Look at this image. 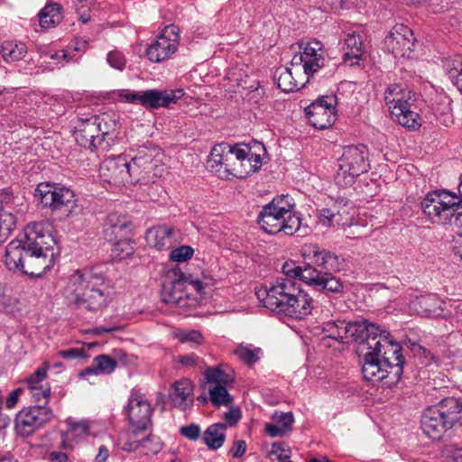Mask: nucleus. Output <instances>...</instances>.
Here are the masks:
<instances>
[{"label": "nucleus", "instance_id": "obj_31", "mask_svg": "<svg viewBox=\"0 0 462 462\" xmlns=\"http://www.w3.org/2000/svg\"><path fill=\"white\" fill-rule=\"evenodd\" d=\"M242 150H245V154L241 156L242 162L240 167L236 171L237 179L246 178L248 175L258 171L262 166V158L260 154L252 152V149L247 145H242Z\"/></svg>", "mask_w": 462, "mask_h": 462}, {"label": "nucleus", "instance_id": "obj_15", "mask_svg": "<svg viewBox=\"0 0 462 462\" xmlns=\"http://www.w3.org/2000/svg\"><path fill=\"white\" fill-rule=\"evenodd\" d=\"M383 46L396 59L411 58L415 46L413 32L404 24H396L386 35Z\"/></svg>", "mask_w": 462, "mask_h": 462}, {"label": "nucleus", "instance_id": "obj_26", "mask_svg": "<svg viewBox=\"0 0 462 462\" xmlns=\"http://www.w3.org/2000/svg\"><path fill=\"white\" fill-rule=\"evenodd\" d=\"M278 87L284 92H293L302 88L309 79L303 72L295 73L293 67L276 70Z\"/></svg>", "mask_w": 462, "mask_h": 462}, {"label": "nucleus", "instance_id": "obj_7", "mask_svg": "<svg viewBox=\"0 0 462 462\" xmlns=\"http://www.w3.org/2000/svg\"><path fill=\"white\" fill-rule=\"evenodd\" d=\"M420 205L424 215L431 223L445 226L452 223L460 199L456 193L440 189L429 192Z\"/></svg>", "mask_w": 462, "mask_h": 462}, {"label": "nucleus", "instance_id": "obj_11", "mask_svg": "<svg viewBox=\"0 0 462 462\" xmlns=\"http://www.w3.org/2000/svg\"><path fill=\"white\" fill-rule=\"evenodd\" d=\"M300 290L298 280L277 278L269 288H259L255 294L264 308L276 311Z\"/></svg>", "mask_w": 462, "mask_h": 462}, {"label": "nucleus", "instance_id": "obj_45", "mask_svg": "<svg viewBox=\"0 0 462 462\" xmlns=\"http://www.w3.org/2000/svg\"><path fill=\"white\" fill-rule=\"evenodd\" d=\"M163 171V166L158 160H155L154 157H152V163L147 165L146 170L139 176L142 179L139 182L146 184L150 181H155L154 179L162 176Z\"/></svg>", "mask_w": 462, "mask_h": 462}, {"label": "nucleus", "instance_id": "obj_63", "mask_svg": "<svg viewBox=\"0 0 462 462\" xmlns=\"http://www.w3.org/2000/svg\"><path fill=\"white\" fill-rule=\"evenodd\" d=\"M177 362L185 366L193 367L198 364V357L194 354L180 356L177 357Z\"/></svg>", "mask_w": 462, "mask_h": 462}, {"label": "nucleus", "instance_id": "obj_54", "mask_svg": "<svg viewBox=\"0 0 462 462\" xmlns=\"http://www.w3.org/2000/svg\"><path fill=\"white\" fill-rule=\"evenodd\" d=\"M118 97L127 103L141 105L142 91H129L122 89L118 92Z\"/></svg>", "mask_w": 462, "mask_h": 462}, {"label": "nucleus", "instance_id": "obj_49", "mask_svg": "<svg viewBox=\"0 0 462 462\" xmlns=\"http://www.w3.org/2000/svg\"><path fill=\"white\" fill-rule=\"evenodd\" d=\"M244 154H245V150H242V145H240V144L235 145L234 158L231 161L232 162H230L229 168L227 169V174H228L227 180H232L234 178H236V171L237 169H239L240 162H242L241 156H243Z\"/></svg>", "mask_w": 462, "mask_h": 462}, {"label": "nucleus", "instance_id": "obj_58", "mask_svg": "<svg viewBox=\"0 0 462 462\" xmlns=\"http://www.w3.org/2000/svg\"><path fill=\"white\" fill-rule=\"evenodd\" d=\"M145 190L147 192V197L152 201H158L164 193L162 187L155 183V181H152V185L148 186Z\"/></svg>", "mask_w": 462, "mask_h": 462}, {"label": "nucleus", "instance_id": "obj_18", "mask_svg": "<svg viewBox=\"0 0 462 462\" xmlns=\"http://www.w3.org/2000/svg\"><path fill=\"white\" fill-rule=\"evenodd\" d=\"M128 165L129 162L125 157L107 158L100 164V175L114 185L132 183L134 180Z\"/></svg>", "mask_w": 462, "mask_h": 462}, {"label": "nucleus", "instance_id": "obj_47", "mask_svg": "<svg viewBox=\"0 0 462 462\" xmlns=\"http://www.w3.org/2000/svg\"><path fill=\"white\" fill-rule=\"evenodd\" d=\"M94 0H73L76 12L79 15V20L86 23L90 20V8Z\"/></svg>", "mask_w": 462, "mask_h": 462}, {"label": "nucleus", "instance_id": "obj_10", "mask_svg": "<svg viewBox=\"0 0 462 462\" xmlns=\"http://www.w3.org/2000/svg\"><path fill=\"white\" fill-rule=\"evenodd\" d=\"M102 122L103 119L98 118L82 120L74 131L76 142L91 151H107L114 142L115 134L110 133L107 127H103Z\"/></svg>", "mask_w": 462, "mask_h": 462}, {"label": "nucleus", "instance_id": "obj_55", "mask_svg": "<svg viewBox=\"0 0 462 462\" xmlns=\"http://www.w3.org/2000/svg\"><path fill=\"white\" fill-rule=\"evenodd\" d=\"M448 76L452 83L462 93V63L458 67L449 69Z\"/></svg>", "mask_w": 462, "mask_h": 462}, {"label": "nucleus", "instance_id": "obj_33", "mask_svg": "<svg viewBox=\"0 0 462 462\" xmlns=\"http://www.w3.org/2000/svg\"><path fill=\"white\" fill-rule=\"evenodd\" d=\"M116 367V362L106 355H99L93 359L92 365L79 373V377L110 374Z\"/></svg>", "mask_w": 462, "mask_h": 462}, {"label": "nucleus", "instance_id": "obj_46", "mask_svg": "<svg viewBox=\"0 0 462 462\" xmlns=\"http://www.w3.org/2000/svg\"><path fill=\"white\" fill-rule=\"evenodd\" d=\"M194 254V249L189 245L179 246L170 253V260L176 263H182L189 260Z\"/></svg>", "mask_w": 462, "mask_h": 462}, {"label": "nucleus", "instance_id": "obj_41", "mask_svg": "<svg viewBox=\"0 0 462 462\" xmlns=\"http://www.w3.org/2000/svg\"><path fill=\"white\" fill-rule=\"evenodd\" d=\"M226 386L217 384L209 387V399L213 405L219 407L228 406L232 403L233 398L228 393Z\"/></svg>", "mask_w": 462, "mask_h": 462}, {"label": "nucleus", "instance_id": "obj_14", "mask_svg": "<svg viewBox=\"0 0 462 462\" xmlns=\"http://www.w3.org/2000/svg\"><path fill=\"white\" fill-rule=\"evenodd\" d=\"M180 44V31L174 25H167L156 40L147 48L146 56L152 62H162L174 54Z\"/></svg>", "mask_w": 462, "mask_h": 462}, {"label": "nucleus", "instance_id": "obj_2", "mask_svg": "<svg viewBox=\"0 0 462 462\" xmlns=\"http://www.w3.org/2000/svg\"><path fill=\"white\" fill-rule=\"evenodd\" d=\"M362 373L366 381L383 382L387 387L396 384L402 377L404 357L402 348L386 330L368 338L363 345Z\"/></svg>", "mask_w": 462, "mask_h": 462}, {"label": "nucleus", "instance_id": "obj_52", "mask_svg": "<svg viewBox=\"0 0 462 462\" xmlns=\"http://www.w3.org/2000/svg\"><path fill=\"white\" fill-rule=\"evenodd\" d=\"M113 254L122 260L133 254V246L129 241H119L114 245Z\"/></svg>", "mask_w": 462, "mask_h": 462}, {"label": "nucleus", "instance_id": "obj_38", "mask_svg": "<svg viewBox=\"0 0 462 462\" xmlns=\"http://www.w3.org/2000/svg\"><path fill=\"white\" fill-rule=\"evenodd\" d=\"M234 353L240 360L251 365L260 360L263 350L252 344L241 343L236 346Z\"/></svg>", "mask_w": 462, "mask_h": 462}, {"label": "nucleus", "instance_id": "obj_57", "mask_svg": "<svg viewBox=\"0 0 462 462\" xmlns=\"http://www.w3.org/2000/svg\"><path fill=\"white\" fill-rule=\"evenodd\" d=\"M180 431L184 437L190 440L198 439L201 432L200 428L196 424L181 427Z\"/></svg>", "mask_w": 462, "mask_h": 462}, {"label": "nucleus", "instance_id": "obj_61", "mask_svg": "<svg viewBox=\"0 0 462 462\" xmlns=\"http://www.w3.org/2000/svg\"><path fill=\"white\" fill-rule=\"evenodd\" d=\"M336 214H334L328 208H323L319 212V223L324 226H330L333 225Z\"/></svg>", "mask_w": 462, "mask_h": 462}, {"label": "nucleus", "instance_id": "obj_25", "mask_svg": "<svg viewBox=\"0 0 462 462\" xmlns=\"http://www.w3.org/2000/svg\"><path fill=\"white\" fill-rule=\"evenodd\" d=\"M408 305L411 310L422 316H439L443 310V301L436 294L416 296Z\"/></svg>", "mask_w": 462, "mask_h": 462}, {"label": "nucleus", "instance_id": "obj_22", "mask_svg": "<svg viewBox=\"0 0 462 462\" xmlns=\"http://www.w3.org/2000/svg\"><path fill=\"white\" fill-rule=\"evenodd\" d=\"M183 95L181 89L158 90L149 89L142 91L141 105L148 109L167 107L171 103H176Z\"/></svg>", "mask_w": 462, "mask_h": 462}, {"label": "nucleus", "instance_id": "obj_17", "mask_svg": "<svg viewBox=\"0 0 462 462\" xmlns=\"http://www.w3.org/2000/svg\"><path fill=\"white\" fill-rule=\"evenodd\" d=\"M125 414L132 427L148 430L151 425L152 408L146 397L133 391L125 407Z\"/></svg>", "mask_w": 462, "mask_h": 462}, {"label": "nucleus", "instance_id": "obj_30", "mask_svg": "<svg viewBox=\"0 0 462 462\" xmlns=\"http://www.w3.org/2000/svg\"><path fill=\"white\" fill-rule=\"evenodd\" d=\"M193 384L188 379L176 382L173 385L170 396L174 405L185 409L192 403Z\"/></svg>", "mask_w": 462, "mask_h": 462}, {"label": "nucleus", "instance_id": "obj_64", "mask_svg": "<svg viewBox=\"0 0 462 462\" xmlns=\"http://www.w3.org/2000/svg\"><path fill=\"white\" fill-rule=\"evenodd\" d=\"M265 430L271 437L283 436L287 432L285 428L277 426L275 424H267L265 426Z\"/></svg>", "mask_w": 462, "mask_h": 462}, {"label": "nucleus", "instance_id": "obj_23", "mask_svg": "<svg viewBox=\"0 0 462 462\" xmlns=\"http://www.w3.org/2000/svg\"><path fill=\"white\" fill-rule=\"evenodd\" d=\"M145 239L151 247L168 250L175 244V229L166 226H152L147 230Z\"/></svg>", "mask_w": 462, "mask_h": 462}, {"label": "nucleus", "instance_id": "obj_43", "mask_svg": "<svg viewBox=\"0 0 462 462\" xmlns=\"http://www.w3.org/2000/svg\"><path fill=\"white\" fill-rule=\"evenodd\" d=\"M343 288V282L339 278L333 276L331 273H324L317 289L329 292H340Z\"/></svg>", "mask_w": 462, "mask_h": 462}, {"label": "nucleus", "instance_id": "obj_35", "mask_svg": "<svg viewBox=\"0 0 462 462\" xmlns=\"http://www.w3.org/2000/svg\"><path fill=\"white\" fill-rule=\"evenodd\" d=\"M226 429L225 424L215 423L206 430L203 438L210 449L216 450L223 446L226 439Z\"/></svg>", "mask_w": 462, "mask_h": 462}, {"label": "nucleus", "instance_id": "obj_28", "mask_svg": "<svg viewBox=\"0 0 462 462\" xmlns=\"http://www.w3.org/2000/svg\"><path fill=\"white\" fill-rule=\"evenodd\" d=\"M442 415L447 423L452 428L461 418L462 401L457 398L448 397L441 400L434 406Z\"/></svg>", "mask_w": 462, "mask_h": 462}, {"label": "nucleus", "instance_id": "obj_5", "mask_svg": "<svg viewBox=\"0 0 462 462\" xmlns=\"http://www.w3.org/2000/svg\"><path fill=\"white\" fill-rule=\"evenodd\" d=\"M213 285L214 281L210 276L203 273L200 276L185 274L180 268H172L167 272L162 283V300L167 304L184 308L186 307L183 302L185 300L193 293L204 298L211 291Z\"/></svg>", "mask_w": 462, "mask_h": 462}, {"label": "nucleus", "instance_id": "obj_3", "mask_svg": "<svg viewBox=\"0 0 462 462\" xmlns=\"http://www.w3.org/2000/svg\"><path fill=\"white\" fill-rule=\"evenodd\" d=\"M294 207L295 204L289 195L277 196L263 207L257 222L268 234L282 232L288 236L298 234L306 236L310 234L312 228L306 219L293 212Z\"/></svg>", "mask_w": 462, "mask_h": 462}, {"label": "nucleus", "instance_id": "obj_48", "mask_svg": "<svg viewBox=\"0 0 462 462\" xmlns=\"http://www.w3.org/2000/svg\"><path fill=\"white\" fill-rule=\"evenodd\" d=\"M174 337L181 343L200 344L202 341V335L197 330H178L174 332Z\"/></svg>", "mask_w": 462, "mask_h": 462}, {"label": "nucleus", "instance_id": "obj_32", "mask_svg": "<svg viewBox=\"0 0 462 462\" xmlns=\"http://www.w3.org/2000/svg\"><path fill=\"white\" fill-rule=\"evenodd\" d=\"M146 430H147L137 429V427H132L130 425L128 430L119 433L116 440L117 447L125 452L137 451L141 443L142 436Z\"/></svg>", "mask_w": 462, "mask_h": 462}, {"label": "nucleus", "instance_id": "obj_51", "mask_svg": "<svg viewBox=\"0 0 462 462\" xmlns=\"http://www.w3.org/2000/svg\"><path fill=\"white\" fill-rule=\"evenodd\" d=\"M29 393L35 402L43 401L44 403H47L51 396V387L49 383L42 384L38 388H34L33 390L29 391Z\"/></svg>", "mask_w": 462, "mask_h": 462}, {"label": "nucleus", "instance_id": "obj_59", "mask_svg": "<svg viewBox=\"0 0 462 462\" xmlns=\"http://www.w3.org/2000/svg\"><path fill=\"white\" fill-rule=\"evenodd\" d=\"M15 225L14 217L12 214L7 216L3 224L0 223V241L5 239Z\"/></svg>", "mask_w": 462, "mask_h": 462}, {"label": "nucleus", "instance_id": "obj_13", "mask_svg": "<svg viewBox=\"0 0 462 462\" xmlns=\"http://www.w3.org/2000/svg\"><path fill=\"white\" fill-rule=\"evenodd\" d=\"M53 411L46 405H33L22 409L14 419L15 433L27 438L53 419Z\"/></svg>", "mask_w": 462, "mask_h": 462}, {"label": "nucleus", "instance_id": "obj_20", "mask_svg": "<svg viewBox=\"0 0 462 462\" xmlns=\"http://www.w3.org/2000/svg\"><path fill=\"white\" fill-rule=\"evenodd\" d=\"M312 304V298L300 290L276 311L293 319H303L311 313Z\"/></svg>", "mask_w": 462, "mask_h": 462}, {"label": "nucleus", "instance_id": "obj_50", "mask_svg": "<svg viewBox=\"0 0 462 462\" xmlns=\"http://www.w3.org/2000/svg\"><path fill=\"white\" fill-rule=\"evenodd\" d=\"M106 60L112 68L118 70H123L126 64L125 55L117 50L109 51L106 55Z\"/></svg>", "mask_w": 462, "mask_h": 462}, {"label": "nucleus", "instance_id": "obj_4", "mask_svg": "<svg viewBox=\"0 0 462 462\" xmlns=\"http://www.w3.org/2000/svg\"><path fill=\"white\" fill-rule=\"evenodd\" d=\"M64 293L69 304L91 311L102 310L108 303L104 277L88 270L71 274Z\"/></svg>", "mask_w": 462, "mask_h": 462}, {"label": "nucleus", "instance_id": "obj_27", "mask_svg": "<svg viewBox=\"0 0 462 462\" xmlns=\"http://www.w3.org/2000/svg\"><path fill=\"white\" fill-rule=\"evenodd\" d=\"M300 254L305 261L325 268H328L337 258L327 249L311 243L304 244L300 248Z\"/></svg>", "mask_w": 462, "mask_h": 462}, {"label": "nucleus", "instance_id": "obj_21", "mask_svg": "<svg viewBox=\"0 0 462 462\" xmlns=\"http://www.w3.org/2000/svg\"><path fill=\"white\" fill-rule=\"evenodd\" d=\"M421 429L432 440H439L451 427L437 409L432 406L428 408L422 415Z\"/></svg>", "mask_w": 462, "mask_h": 462}, {"label": "nucleus", "instance_id": "obj_62", "mask_svg": "<svg viewBox=\"0 0 462 462\" xmlns=\"http://www.w3.org/2000/svg\"><path fill=\"white\" fill-rule=\"evenodd\" d=\"M246 451V443L245 440H236L234 442L230 453L234 457H242Z\"/></svg>", "mask_w": 462, "mask_h": 462}, {"label": "nucleus", "instance_id": "obj_6", "mask_svg": "<svg viewBox=\"0 0 462 462\" xmlns=\"http://www.w3.org/2000/svg\"><path fill=\"white\" fill-rule=\"evenodd\" d=\"M384 101L400 125L413 129L420 125V116L413 109L415 99L411 91L399 84H392L384 91Z\"/></svg>", "mask_w": 462, "mask_h": 462}, {"label": "nucleus", "instance_id": "obj_1", "mask_svg": "<svg viewBox=\"0 0 462 462\" xmlns=\"http://www.w3.org/2000/svg\"><path fill=\"white\" fill-rule=\"evenodd\" d=\"M54 245L47 224H29L18 238L8 244L5 263L9 270H19L32 277L41 276L54 264Z\"/></svg>", "mask_w": 462, "mask_h": 462}, {"label": "nucleus", "instance_id": "obj_9", "mask_svg": "<svg viewBox=\"0 0 462 462\" xmlns=\"http://www.w3.org/2000/svg\"><path fill=\"white\" fill-rule=\"evenodd\" d=\"M37 197L44 208L51 212L69 217L78 208L75 193L70 189L53 183H40L35 189Z\"/></svg>", "mask_w": 462, "mask_h": 462}, {"label": "nucleus", "instance_id": "obj_44", "mask_svg": "<svg viewBox=\"0 0 462 462\" xmlns=\"http://www.w3.org/2000/svg\"><path fill=\"white\" fill-rule=\"evenodd\" d=\"M49 364L45 363L43 366L37 368L35 372L26 379L25 383L28 391H32L34 388H38L42 384H48L45 379L47 376V370L49 369Z\"/></svg>", "mask_w": 462, "mask_h": 462}, {"label": "nucleus", "instance_id": "obj_34", "mask_svg": "<svg viewBox=\"0 0 462 462\" xmlns=\"http://www.w3.org/2000/svg\"><path fill=\"white\" fill-rule=\"evenodd\" d=\"M63 19L62 6L58 3H49L39 13V22L42 28L55 27Z\"/></svg>", "mask_w": 462, "mask_h": 462}, {"label": "nucleus", "instance_id": "obj_8", "mask_svg": "<svg viewBox=\"0 0 462 462\" xmlns=\"http://www.w3.org/2000/svg\"><path fill=\"white\" fill-rule=\"evenodd\" d=\"M369 169L365 146H347L337 160V171L335 176L338 186L347 187L356 182L361 174Z\"/></svg>", "mask_w": 462, "mask_h": 462}, {"label": "nucleus", "instance_id": "obj_40", "mask_svg": "<svg viewBox=\"0 0 462 462\" xmlns=\"http://www.w3.org/2000/svg\"><path fill=\"white\" fill-rule=\"evenodd\" d=\"M162 448V443L160 439L151 434L147 435L144 431L137 451L143 456H150L159 453Z\"/></svg>", "mask_w": 462, "mask_h": 462}, {"label": "nucleus", "instance_id": "obj_53", "mask_svg": "<svg viewBox=\"0 0 462 462\" xmlns=\"http://www.w3.org/2000/svg\"><path fill=\"white\" fill-rule=\"evenodd\" d=\"M300 269V266H296L295 263L293 262H286L282 264V276L279 278H291L297 280L299 278Z\"/></svg>", "mask_w": 462, "mask_h": 462}, {"label": "nucleus", "instance_id": "obj_37", "mask_svg": "<svg viewBox=\"0 0 462 462\" xmlns=\"http://www.w3.org/2000/svg\"><path fill=\"white\" fill-rule=\"evenodd\" d=\"M152 152L151 151H140L138 155L134 157L129 162L130 172L133 180L139 182L142 179L139 177L146 170L147 165L152 163Z\"/></svg>", "mask_w": 462, "mask_h": 462}, {"label": "nucleus", "instance_id": "obj_36", "mask_svg": "<svg viewBox=\"0 0 462 462\" xmlns=\"http://www.w3.org/2000/svg\"><path fill=\"white\" fill-rule=\"evenodd\" d=\"M27 53V47L23 42L13 41L5 42L0 50V54L5 61L15 62L24 58Z\"/></svg>", "mask_w": 462, "mask_h": 462}, {"label": "nucleus", "instance_id": "obj_24", "mask_svg": "<svg viewBox=\"0 0 462 462\" xmlns=\"http://www.w3.org/2000/svg\"><path fill=\"white\" fill-rule=\"evenodd\" d=\"M382 328L374 324L370 323L365 319L348 322V340L360 341L359 349L362 353L366 350H363L364 343L371 337H377L381 332Z\"/></svg>", "mask_w": 462, "mask_h": 462}, {"label": "nucleus", "instance_id": "obj_19", "mask_svg": "<svg viewBox=\"0 0 462 462\" xmlns=\"http://www.w3.org/2000/svg\"><path fill=\"white\" fill-rule=\"evenodd\" d=\"M235 146L227 143L215 145L207 161L208 169L222 180L228 179L227 169L234 158Z\"/></svg>", "mask_w": 462, "mask_h": 462}, {"label": "nucleus", "instance_id": "obj_29", "mask_svg": "<svg viewBox=\"0 0 462 462\" xmlns=\"http://www.w3.org/2000/svg\"><path fill=\"white\" fill-rule=\"evenodd\" d=\"M346 52L344 60L349 65L357 64L365 52V45L360 34L350 32L345 39Z\"/></svg>", "mask_w": 462, "mask_h": 462}, {"label": "nucleus", "instance_id": "obj_16", "mask_svg": "<svg viewBox=\"0 0 462 462\" xmlns=\"http://www.w3.org/2000/svg\"><path fill=\"white\" fill-rule=\"evenodd\" d=\"M336 98L333 96L322 97L306 107L309 122L319 129L331 126L336 121Z\"/></svg>", "mask_w": 462, "mask_h": 462}, {"label": "nucleus", "instance_id": "obj_12", "mask_svg": "<svg viewBox=\"0 0 462 462\" xmlns=\"http://www.w3.org/2000/svg\"><path fill=\"white\" fill-rule=\"evenodd\" d=\"M324 62L325 50L322 43L312 40L300 45V51L292 57L291 66L295 73L303 72L307 79H310L324 66Z\"/></svg>", "mask_w": 462, "mask_h": 462}, {"label": "nucleus", "instance_id": "obj_56", "mask_svg": "<svg viewBox=\"0 0 462 462\" xmlns=\"http://www.w3.org/2000/svg\"><path fill=\"white\" fill-rule=\"evenodd\" d=\"M337 320H330L328 322H325L323 324V332L326 334V337L334 339V340H340V336L338 335V330H337Z\"/></svg>", "mask_w": 462, "mask_h": 462}, {"label": "nucleus", "instance_id": "obj_60", "mask_svg": "<svg viewBox=\"0 0 462 462\" xmlns=\"http://www.w3.org/2000/svg\"><path fill=\"white\" fill-rule=\"evenodd\" d=\"M58 356L67 360H73L84 357L85 352L82 348H69L60 351Z\"/></svg>", "mask_w": 462, "mask_h": 462}, {"label": "nucleus", "instance_id": "obj_42", "mask_svg": "<svg viewBox=\"0 0 462 462\" xmlns=\"http://www.w3.org/2000/svg\"><path fill=\"white\" fill-rule=\"evenodd\" d=\"M299 280L306 282L309 285H312L315 288H318L319 282L322 278L324 273L318 271L313 266L308 263L305 267H300L299 270Z\"/></svg>", "mask_w": 462, "mask_h": 462}, {"label": "nucleus", "instance_id": "obj_39", "mask_svg": "<svg viewBox=\"0 0 462 462\" xmlns=\"http://www.w3.org/2000/svg\"><path fill=\"white\" fill-rule=\"evenodd\" d=\"M206 381L210 386L213 385H229L233 383L234 377L232 373L226 372L220 367H211L204 373Z\"/></svg>", "mask_w": 462, "mask_h": 462}]
</instances>
